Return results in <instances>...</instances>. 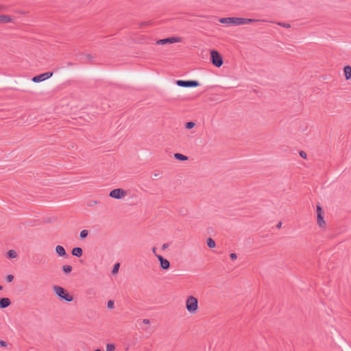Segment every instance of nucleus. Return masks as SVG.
I'll return each instance as SVG.
<instances>
[{
    "label": "nucleus",
    "mask_w": 351,
    "mask_h": 351,
    "mask_svg": "<svg viewBox=\"0 0 351 351\" xmlns=\"http://www.w3.org/2000/svg\"><path fill=\"white\" fill-rule=\"evenodd\" d=\"M259 20L253 19H245L241 17H225L219 19L221 23L226 24L228 25H246L254 22H257Z\"/></svg>",
    "instance_id": "1"
},
{
    "label": "nucleus",
    "mask_w": 351,
    "mask_h": 351,
    "mask_svg": "<svg viewBox=\"0 0 351 351\" xmlns=\"http://www.w3.org/2000/svg\"><path fill=\"white\" fill-rule=\"evenodd\" d=\"M185 307L191 315H195L198 311V300L193 295H188L185 300Z\"/></svg>",
    "instance_id": "2"
},
{
    "label": "nucleus",
    "mask_w": 351,
    "mask_h": 351,
    "mask_svg": "<svg viewBox=\"0 0 351 351\" xmlns=\"http://www.w3.org/2000/svg\"><path fill=\"white\" fill-rule=\"evenodd\" d=\"M53 291L56 295L61 300L71 302L73 300V296L66 289L60 286H54Z\"/></svg>",
    "instance_id": "3"
},
{
    "label": "nucleus",
    "mask_w": 351,
    "mask_h": 351,
    "mask_svg": "<svg viewBox=\"0 0 351 351\" xmlns=\"http://www.w3.org/2000/svg\"><path fill=\"white\" fill-rule=\"evenodd\" d=\"M316 213H317V223L319 228L322 230H325L326 228V223L324 218V212L322 210L321 206L317 205Z\"/></svg>",
    "instance_id": "4"
},
{
    "label": "nucleus",
    "mask_w": 351,
    "mask_h": 351,
    "mask_svg": "<svg viewBox=\"0 0 351 351\" xmlns=\"http://www.w3.org/2000/svg\"><path fill=\"white\" fill-rule=\"evenodd\" d=\"M210 60L217 67H220L223 64L222 57L216 50L210 51Z\"/></svg>",
    "instance_id": "5"
},
{
    "label": "nucleus",
    "mask_w": 351,
    "mask_h": 351,
    "mask_svg": "<svg viewBox=\"0 0 351 351\" xmlns=\"http://www.w3.org/2000/svg\"><path fill=\"white\" fill-rule=\"evenodd\" d=\"M128 195V193L126 191H125L123 189H115L112 190L110 193L109 196L111 198L115 199H122L125 198Z\"/></svg>",
    "instance_id": "6"
},
{
    "label": "nucleus",
    "mask_w": 351,
    "mask_h": 351,
    "mask_svg": "<svg viewBox=\"0 0 351 351\" xmlns=\"http://www.w3.org/2000/svg\"><path fill=\"white\" fill-rule=\"evenodd\" d=\"M182 41V38L181 37L178 36H172L164 39H160L156 41V45H167V44H173L176 43H181Z\"/></svg>",
    "instance_id": "7"
},
{
    "label": "nucleus",
    "mask_w": 351,
    "mask_h": 351,
    "mask_svg": "<svg viewBox=\"0 0 351 351\" xmlns=\"http://www.w3.org/2000/svg\"><path fill=\"white\" fill-rule=\"evenodd\" d=\"M176 84L180 87H186V88H193L197 87L199 86V83L195 80H177Z\"/></svg>",
    "instance_id": "8"
},
{
    "label": "nucleus",
    "mask_w": 351,
    "mask_h": 351,
    "mask_svg": "<svg viewBox=\"0 0 351 351\" xmlns=\"http://www.w3.org/2000/svg\"><path fill=\"white\" fill-rule=\"evenodd\" d=\"M53 75L52 72H46L44 73H42L40 75L34 76L32 78V81L35 83H39L41 82H43L49 78H50Z\"/></svg>",
    "instance_id": "9"
},
{
    "label": "nucleus",
    "mask_w": 351,
    "mask_h": 351,
    "mask_svg": "<svg viewBox=\"0 0 351 351\" xmlns=\"http://www.w3.org/2000/svg\"><path fill=\"white\" fill-rule=\"evenodd\" d=\"M156 256L159 261L160 266L162 269L167 270L170 267V263L167 259L158 254H156Z\"/></svg>",
    "instance_id": "10"
},
{
    "label": "nucleus",
    "mask_w": 351,
    "mask_h": 351,
    "mask_svg": "<svg viewBox=\"0 0 351 351\" xmlns=\"http://www.w3.org/2000/svg\"><path fill=\"white\" fill-rule=\"evenodd\" d=\"M14 21L13 16L8 14H0V23H12Z\"/></svg>",
    "instance_id": "11"
},
{
    "label": "nucleus",
    "mask_w": 351,
    "mask_h": 351,
    "mask_svg": "<svg viewBox=\"0 0 351 351\" xmlns=\"http://www.w3.org/2000/svg\"><path fill=\"white\" fill-rule=\"evenodd\" d=\"M55 252L60 257H66L67 256L66 250H65L64 247L62 245H57L55 247Z\"/></svg>",
    "instance_id": "12"
},
{
    "label": "nucleus",
    "mask_w": 351,
    "mask_h": 351,
    "mask_svg": "<svg viewBox=\"0 0 351 351\" xmlns=\"http://www.w3.org/2000/svg\"><path fill=\"white\" fill-rule=\"evenodd\" d=\"M11 304V302L9 298H3L0 300V308H4L9 306Z\"/></svg>",
    "instance_id": "13"
},
{
    "label": "nucleus",
    "mask_w": 351,
    "mask_h": 351,
    "mask_svg": "<svg viewBox=\"0 0 351 351\" xmlns=\"http://www.w3.org/2000/svg\"><path fill=\"white\" fill-rule=\"evenodd\" d=\"M344 77L346 80H351V66H346L343 68Z\"/></svg>",
    "instance_id": "14"
},
{
    "label": "nucleus",
    "mask_w": 351,
    "mask_h": 351,
    "mask_svg": "<svg viewBox=\"0 0 351 351\" xmlns=\"http://www.w3.org/2000/svg\"><path fill=\"white\" fill-rule=\"evenodd\" d=\"M72 254L77 257H81L83 254V250L81 247H74L72 250Z\"/></svg>",
    "instance_id": "15"
},
{
    "label": "nucleus",
    "mask_w": 351,
    "mask_h": 351,
    "mask_svg": "<svg viewBox=\"0 0 351 351\" xmlns=\"http://www.w3.org/2000/svg\"><path fill=\"white\" fill-rule=\"evenodd\" d=\"M173 156L176 160L180 161H186L189 159V158L186 156H184L180 153L174 154Z\"/></svg>",
    "instance_id": "16"
},
{
    "label": "nucleus",
    "mask_w": 351,
    "mask_h": 351,
    "mask_svg": "<svg viewBox=\"0 0 351 351\" xmlns=\"http://www.w3.org/2000/svg\"><path fill=\"white\" fill-rule=\"evenodd\" d=\"M72 269H73V267L71 265H64L62 266V270L66 274L71 273Z\"/></svg>",
    "instance_id": "17"
},
{
    "label": "nucleus",
    "mask_w": 351,
    "mask_h": 351,
    "mask_svg": "<svg viewBox=\"0 0 351 351\" xmlns=\"http://www.w3.org/2000/svg\"><path fill=\"white\" fill-rule=\"evenodd\" d=\"M8 256L10 258H15L17 256V253L15 250H10L8 252Z\"/></svg>",
    "instance_id": "18"
},
{
    "label": "nucleus",
    "mask_w": 351,
    "mask_h": 351,
    "mask_svg": "<svg viewBox=\"0 0 351 351\" xmlns=\"http://www.w3.org/2000/svg\"><path fill=\"white\" fill-rule=\"evenodd\" d=\"M207 245L210 248H214L215 247V242L211 238L207 239Z\"/></svg>",
    "instance_id": "19"
},
{
    "label": "nucleus",
    "mask_w": 351,
    "mask_h": 351,
    "mask_svg": "<svg viewBox=\"0 0 351 351\" xmlns=\"http://www.w3.org/2000/svg\"><path fill=\"white\" fill-rule=\"evenodd\" d=\"M115 346L113 343H107L106 346V351H114Z\"/></svg>",
    "instance_id": "20"
},
{
    "label": "nucleus",
    "mask_w": 351,
    "mask_h": 351,
    "mask_svg": "<svg viewBox=\"0 0 351 351\" xmlns=\"http://www.w3.org/2000/svg\"><path fill=\"white\" fill-rule=\"evenodd\" d=\"M119 267H120V264L119 263L114 264L113 269L112 270V274L114 275L117 274L119 271Z\"/></svg>",
    "instance_id": "21"
},
{
    "label": "nucleus",
    "mask_w": 351,
    "mask_h": 351,
    "mask_svg": "<svg viewBox=\"0 0 351 351\" xmlns=\"http://www.w3.org/2000/svg\"><path fill=\"white\" fill-rule=\"evenodd\" d=\"M88 234V231L87 230H83L80 233V237L82 239H84L87 237Z\"/></svg>",
    "instance_id": "22"
},
{
    "label": "nucleus",
    "mask_w": 351,
    "mask_h": 351,
    "mask_svg": "<svg viewBox=\"0 0 351 351\" xmlns=\"http://www.w3.org/2000/svg\"><path fill=\"white\" fill-rule=\"evenodd\" d=\"M195 125V123L194 122H192V121H189V122H187L185 124V128L186 129H192L193 128H194Z\"/></svg>",
    "instance_id": "23"
},
{
    "label": "nucleus",
    "mask_w": 351,
    "mask_h": 351,
    "mask_svg": "<svg viewBox=\"0 0 351 351\" xmlns=\"http://www.w3.org/2000/svg\"><path fill=\"white\" fill-rule=\"evenodd\" d=\"M107 306L110 309H112L114 306V302L112 300H109L107 303Z\"/></svg>",
    "instance_id": "24"
},
{
    "label": "nucleus",
    "mask_w": 351,
    "mask_h": 351,
    "mask_svg": "<svg viewBox=\"0 0 351 351\" xmlns=\"http://www.w3.org/2000/svg\"><path fill=\"white\" fill-rule=\"evenodd\" d=\"M142 324L146 326H149L151 324V321L150 319L145 318L142 320Z\"/></svg>",
    "instance_id": "25"
},
{
    "label": "nucleus",
    "mask_w": 351,
    "mask_h": 351,
    "mask_svg": "<svg viewBox=\"0 0 351 351\" xmlns=\"http://www.w3.org/2000/svg\"><path fill=\"white\" fill-rule=\"evenodd\" d=\"M14 280V276L12 275V274H9L6 276V280L8 282H12V280Z\"/></svg>",
    "instance_id": "26"
},
{
    "label": "nucleus",
    "mask_w": 351,
    "mask_h": 351,
    "mask_svg": "<svg viewBox=\"0 0 351 351\" xmlns=\"http://www.w3.org/2000/svg\"><path fill=\"white\" fill-rule=\"evenodd\" d=\"M230 258H231L232 260H233V261H234V260H236V259H237V254H234V253H232V254H230Z\"/></svg>",
    "instance_id": "27"
},
{
    "label": "nucleus",
    "mask_w": 351,
    "mask_h": 351,
    "mask_svg": "<svg viewBox=\"0 0 351 351\" xmlns=\"http://www.w3.org/2000/svg\"><path fill=\"white\" fill-rule=\"evenodd\" d=\"M0 346L2 347H5L7 346V343L4 341H0Z\"/></svg>",
    "instance_id": "28"
},
{
    "label": "nucleus",
    "mask_w": 351,
    "mask_h": 351,
    "mask_svg": "<svg viewBox=\"0 0 351 351\" xmlns=\"http://www.w3.org/2000/svg\"><path fill=\"white\" fill-rule=\"evenodd\" d=\"M169 247V244L168 243H164L162 245V250H166L167 248Z\"/></svg>",
    "instance_id": "29"
},
{
    "label": "nucleus",
    "mask_w": 351,
    "mask_h": 351,
    "mask_svg": "<svg viewBox=\"0 0 351 351\" xmlns=\"http://www.w3.org/2000/svg\"><path fill=\"white\" fill-rule=\"evenodd\" d=\"M5 9V6L0 4V10H4Z\"/></svg>",
    "instance_id": "30"
},
{
    "label": "nucleus",
    "mask_w": 351,
    "mask_h": 351,
    "mask_svg": "<svg viewBox=\"0 0 351 351\" xmlns=\"http://www.w3.org/2000/svg\"><path fill=\"white\" fill-rule=\"evenodd\" d=\"M300 156H301L302 157H303V158H305V157H306V154H305L304 152H300Z\"/></svg>",
    "instance_id": "31"
},
{
    "label": "nucleus",
    "mask_w": 351,
    "mask_h": 351,
    "mask_svg": "<svg viewBox=\"0 0 351 351\" xmlns=\"http://www.w3.org/2000/svg\"><path fill=\"white\" fill-rule=\"evenodd\" d=\"M155 251H156V247H153V248H152V252H153L154 254H155Z\"/></svg>",
    "instance_id": "32"
},
{
    "label": "nucleus",
    "mask_w": 351,
    "mask_h": 351,
    "mask_svg": "<svg viewBox=\"0 0 351 351\" xmlns=\"http://www.w3.org/2000/svg\"><path fill=\"white\" fill-rule=\"evenodd\" d=\"M95 351H101V350L100 349H97Z\"/></svg>",
    "instance_id": "33"
},
{
    "label": "nucleus",
    "mask_w": 351,
    "mask_h": 351,
    "mask_svg": "<svg viewBox=\"0 0 351 351\" xmlns=\"http://www.w3.org/2000/svg\"><path fill=\"white\" fill-rule=\"evenodd\" d=\"M1 289H2V287L0 285V290H1Z\"/></svg>",
    "instance_id": "34"
}]
</instances>
